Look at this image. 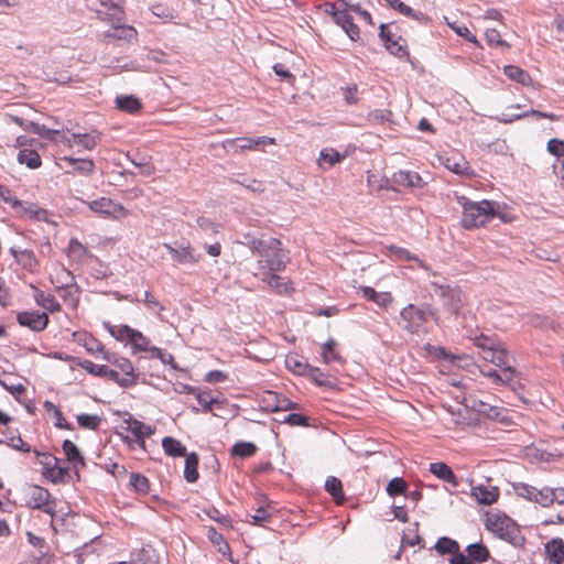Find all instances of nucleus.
I'll return each mask as SVG.
<instances>
[{"label": "nucleus", "mask_w": 564, "mask_h": 564, "mask_svg": "<svg viewBox=\"0 0 564 564\" xmlns=\"http://www.w3.org/2000/svg\"><path fill=\"white\" fill-rule=\"evenodd\" d=\"M252 254L258 257L254 276L283 271L290 262L289 251L276 238H251L247 242Z\"/></svg>", "instance_id": "1"}, {"label": "nucleus", "mask_w": 564, "mask_h": 564, "mask_svg": "<svg viewBox=\"0 0 564 564\" xmlns=\"http://www.w3.org/2000/svg\"><path fill=\"white\" fill-rule=\"evenodd\" d=\"M457 203L463 209L462 226L465 229H475L485 226L496 216V204L484 199L471 202L466 196H457Z\"/></svg>", "instance_id": "2"}, {"label": "nucleus", "mask_w": 564, "mask_h": 564, "mask_svg": "<svg viewBox=\"0 0 564 564\" xmlns=\"http://www.w3.org/2000/svg\"><path fill=\"white\" fill-rule=\"evenodd\" d=\"M485 528L496 536L517 544L520 538V529L518 524L506 513L499 511H490L485 514Z\"/></svg>", "instance_id": "3"}, {"label": "nucleus", "mask_w": 564, "mask_h": 564, "mask_svg": "<svg viewBox=\"0 0 564 564\" xmlns=\"http://www.w3.org/2000/svg\"><path fill=\"white\" fill-rule=\"evenodd\" d=\"M36 464L42 466V477L52 484H66L69 478V468L59 465V458L47 452L33 451Z\"/></svg>", "instance_id": "4"}, {"label": "nucleus", "mask_w": 564, "mask_h": 564, "mask_svg": "<svg viewBox=\"0 0 564 564\" xmlns=\"http://www.w3.org/2000/svg\"><path fill=\"white\" fill-rule=\"evenodd\" d=\"M25 505L31 509L41 510L54 517L56 513V500L51 492L39 485H31L25 489Z\"/></svg>", "instance_id": "5"}, {"label": "nucleus", "mask_w": 564, "mask_h": 564, "mask_svg": "<svg viewBox=\"0 0 564 564\" xmlns=\"http://www.w3.org/2000/svg\"><path fill=\"white\" fill-rule=\"evenodd\" d=\"M427 322V315L424 310L414 304H409L400 312V325L410 334H420L424 332Z\"/></svg>", "instance_id": "6"}, {"label": "nucleus", "mask_w": 564, "mask_h": 564, "mask_svg": "<svg viewBox=\"0 0 564 564\" xmlns=\"http://www.w3.org/2000/svg\"><path fill=\"white\" fill-rule=\"evenodd\" d=\"M108 361L115 366L112 372L116 373V377H111L113 382L123 388H129L137 383L138 375L128 358L111 354V360Z\"/></svg>", "instance_id": "7"}, {"label": "nucleus", "mask_w": 564, "mask_h": 564, "mask_svg": "<svg viewBox=\"0 0 564 564\" xmlns=\"http://www.w3.org/2000/svg\"><path fill=\"white\" fill-rule=\"evenodd\" d=\"M89 209L105 218L120 220L129 215V210L109 197H100L87 203Z\"/></svg>", "instance_id": "8"}, {"label": "nucleus", "mask_w": 564, "mask_h": 564, "mask_svg": "<svg viewBox=\"0 0 564 564\" xmlns=\"http://www.w3.org/2000/svg\"><path fill=\"white\" fill-rule=\"evenodd\" d=\"M513 488L521 498L539 503L542 507H550L552 505V488L550 487L539 489L524 482H518Z\"/></svg>", "instance_id": "9"}, {"label": "nucleus", "mask_w": 564, "mask_h": 564, "mask_svg": "<svg viewBox=\"0 0 564 564\" xmlns=\"http://www.w3.org/2000/svg\"><path fill=\"white\" fill-rule=\"evenodd\" d=\"M275 144L274 138L259 137V138H235L227 139L221 142V147L226 150L232 149L235 153L242 151L258 150L264 145Z\"/></svg>", "instance_id": "10"}, {"label": "nucleus", "mask_w": 564, "mask_h": 564, "mask_svg": "<svg viewBox=\"0 0 564 564\" xmlns=\"http://www.w3.org/2000/svg\"><path fill=\"white\" fill-rule=\"evenodd\" d=\"M73 339L75 343L83 346L88 354L95 357H100L104 360H111V352H109L105 345L91 334L84 330L74 332Z\"/></svg>", "instance_id": "11"}, {"label": "nucleus", "mask_w": 564, "mask_h": 564, "mask_svg": "<svg viewBox=\"0 0 564 564\" xmlns=\"http://www.w3.org/2000/svg\"><path fill=\"white\" fill-rule=\"evenodd\" d=\"M163 247L169 251L171 258L176 263L196 264L200 261V254L196 252L195 248L189 242L176 247L170 243H163Z\"/></svg>", "instance_id": "12"}, {"label": "nucleus", "mask_w": 564, "mask_h": 564, "mask_svg": "<svg viewBox=\"0 0 564 564\" xmlns=\"http://www.w3.org/2000/svg\"><path fill=\"white\" fill-rule=\"evenodd\" d=\"M123 424L126 425L124 430L133 435L134 442L138 446L145 449V438L151 437L154 434L155 427L147 425L132 416L124 419Z\"/></svg>", "instance_id": "13"}, {"label": "nucleus", "mask_w": 564, "mask_h": 564, "mask_svg": "<svg viewBox=\"0 0 564 564\" xmlns=\"http://www.w3.org/2000/svg\"><path fill=\"white\" fill-rule=\"evenodd\" d=\"M127 344L130 345L132 354L149 352L155 358L163 357L162 349L153 346L151 340L137 329L132 330Z\"/></svg>", "instance_id": "14"}, {"label": "nucleus", "mask_w": 564, "mask_h": 564, "mask_svg": "<svg viewBox=\"0 0 564 564\" xmlns=\"http://www.w3.org/2000/svg\"><path fill=\"white\" fill-rule=\"evenodd\" d=\"M380 37L382 39L386 48L398 57H403L408 54L406 42L401 36H397L390 28L386 24L380 25Z\"/></svg>", "instance_id": "15"}, {"label": "nucleus", "mask_w": 564, "mask_h": 564, "mask_svg": "<svg viewBox=\"0 0 564 564\" xmlns=\"http://www.w3.org/2000/svg\"><path fill=\"white\" fill-rule=\"evenodd\" d=\"M17 204H9L18 214L19 217L28 218L30 220L34 221H48V212L42 207H40L37 204L34 203H28L22 202L17 198Z\"/></svg>", "instance_id": "16"}, {"label": "nucleus", "mask_w": 564, "mask_h": 564, "mask_svg": "<svg viewBox=\"0 0 564 564\" xmlns=\"http://www.w3.org/2000/svg\"><path fill=\"white\" fill-rule=\"evenodd\" d=\"M51 282L58 291L73 294L78 293V286L75 283L74 275L64 267H59L54 270V273L51 274Z\"/></svg>", "instance_id": "17"}, {"label": "nucleus", "mask_w": 564, "mask_h": 564, "mask_svg": "<svg viewBox=\"0 0 564 564\" xmlns=\"http://www.w3.org/2000/svg\"><path fill=\"white\" fill-rule=\"evenodd\" d=\"M443 165L451 172L465 176V177H474L476 174L466 159L460 154H453L449 156H441Z\"/></svg>", "instance_id": "18"}, {"label": "nucleus", "mask_w": 564, "mask_h": 564, "mask_svg": "<svg viewBox=\"0 0 564 564\" xmlns=\"http://www.w3.org/2000/svg\"><path fill=\"white\" fill-rule=\"evenodd\" d=\"M195 399L202 406L200 411L204 413H212L215 408L223 409L226 403L225 398L215 397L210 390L199 389L195 394ZM193 412L198 413L199 409L193 408Z\"/></svg>", "instance_id": "19"}, {"label": "nucleus", "mask_w": 564, "mask_h": 564, "mask_svg": "<svg viewBox=\"0 0 564 564\" xmlns=\"http://www.w3.org/2000/svg\"><path fill=\"white\" fill-rule=\"evenodd\" d=\"M17 321L21 326L29 327L34 332H41L46 328L48 316L46 313L40 312H21L18 314Z\"/></svg>", "instance_id": "20"}, {"label": "nucleus", "mask_w": 564, "mask_h": 564, "mask_svg": "<svg viewBox=\"0 0 564 564\" xmlns=\"http://www.w3.org/2000/svg\"><path fill=\"white\" fill-rule=\"evenodd\" d=\"M258 276L279 295H290L294 291L292 282L286 278L278 275L276 272H270L269 274L265 273Z\"/></svg>", "instance_id": "21"}, {"label": "nucleus", "mask_w": 564, "mask_h": 564, "mask_svg": "<svg viewBox=\"0 0 564 564\" xmlns=\"http://www.w3.org/2000/svg\"><path fill=\"white\" fill-rule=\"evenodd\" d=\"M480 357L497 367L509 366L511 358L510 352L499 341L496 345L490 346V349H486L485 354H481Z\"/></svg>", "instance_id": "22"}, {"label": "nucleus", "mask_w": 564, "mask_h": 564, "mask_svg": "<svg viewBox=\"0 0 564 564\" xmlns=\"http://www.w3.org/2000/svg\"><path fill=\"white\" fill-rule=\"evenodd\" d=\"M441 295L454 313H458L466 304V295L459 288L441 286Z\"/></svg>", "instance_id": "23"}, {"label": "nucleus", "mask_w": 564, "mask_h": 564, "mask_svg": "<svg viewBox=\"0 0 564 564\" xmlns=\"http://www.w3.org/2000/svg\"><path fill=\"white\" fill-rule=\"evenodd\" d=\"M470 496L478 503L490 506L499 499L500 490L497 486L478 485L471 487Z\"/></svg>", "instance_id": "24"}, {"label": "nucleus", "mask_w": 564, "mask_h": 564, "mask_svg": "<svg viewBox=\"0 0 564 564\" xmlns=\"http://www.w3.org/2000/svg\"><path fill=\"white\" fill-rule=\"evenodd\" d=\"M100 4L111 10V13H104L102 11H97L98 17L104 21H109L113 23L115 21L120 22L124 18L123 3L124 0H99Z\"/></svg>", "instance_id": "25"}, {"label": "nucleus", "mask_w": 564, "mask_h": 564, "mask_svg": "<svg viewBox=\"0 0 564 564\" xmlns=\"http://www.w3.org/2000/svg\"><path fill=\"white\" fill-rule=\"evenodd\" d=\"M63 453L67 459V462L72 465V467L75 469V474L77 478L79 477L78 468L85 467L86 463L85 459L79 452L76 444L69 440H65L62 445Z\"/></svg>", "instance_id": "26"}, {"label": "nucleus", "mask_w": 564, "mask_h": 564, "mask_svg": "<svg viewBox=\"0 0 564 564\" xmlns=\"http://www.w3.org/2000/svg\"><path fill=\"white\" fill-rule=\"evenodd\" d=\"M72 140L75 145L82 147L84 150L91 151L101 141V133L98 130H91L90 132H73L70 133Z\"/></svg>", "instance_id": "27"}, {"label": "nucleus", "mask_w": 564, "mask_h": 564, "mask_svg": "<svg viewBox=\"0 0 564 564\" xmlns=\"http://www.w3.org/2000/svg\"><path fill=\"white\" fill-rule=\"evenodd\" d=\"M118 110L129 115H138L142 110V101L133 95H119L115 99Z\"/></svg>", "instance_id": "28"}, {"label": "nucleus", "mask_w": 564, "mask_h": 564, "mask_svg": "<svg viewBox=\"0 0 564 564\" xmlns=\"http://www.w3.org/2000/svg\"><path fill=\"white\" fill-rule=\"evenodd\" d=\"M547 560L552 564L564 563V541L560 538H554L544 545Z\"/></svg>", "instance_id": "29"}, {"label": "nucleus", "mask_w": 564, "mask_h": 564, "mask_svg": "<svg viewBox=\"0 0 564 564\" xmlns=\"http://www.w3.org/2000/svg\"><path fill=\"white\" fill-rule=\"evenodd\" d=\"M17 161L21 165H25L28 169L31 170H36L42 165V159L39 152L36 151V147L21 149L18 152Z\"/></svg>", "instance_id": "30"}, {"label": "nucleus", "mask_w": 564, "mask_h": 564, "mask_svg": "<svg viewBox=\"0 0 564 564\" xmlns=\"http://www.w3.org/2000/svg\"><path fill=\"white\" fill-rule=\"evenodd\" d=\"M394 182L405 187L422 188L426 183L417 172L399 171L393 175Z\"/></svg>", "instance_id": "31"}, {"label": "nucleus", "mask_w": 564, "mask_h": 564, "mask_svg": "<svg viewBox=\"0 0 564 564\" xmlns=\"http://www.w3.org/2000/svg\"><path fill=\"white\" fill-rule=\"evenodd\" d=\"M501 368V371L498 372L497 370H484L481 369V373L485 376V377H488L490 378L495 383H502V384H508L510 383L514 377H516V369L513 367H511L510 365L509 366H505V367H500Z\"/></svg>", "instance_id": "32"}, {"label": "nucleus", "mask_w": 564, "mask_h": 564, "mask_svg": "<svg viewBox=\"0 0 564 564\" xmlns=\"http://www.w3.org/2000/svg\"><path fill=\"white\" fill-rule=\"evenodd\" d=\"M430 471L437 478L451 484L454 487L459 485L454 471L445 463L438 462L430 464Z\"/></svg>", "instance_id": "33"}, {"label": "nucleus", "mask_w": 564, "mask_h": 564, "mask_svg": "<svg viewBox=\"0 0 564 564\" xmlns=\"http://www.w3.org/2000/svg\"><path fill=\"white\" fill-rule=\"evenodd\" d=\"M62 160L73 167L70 173L88 176L91 175L95 171V163L90 159H75L72 156H64Z\"/></svg>", "instance_id": "34"}, {"label": "nucleus", "mask_w": 564, "mask_h": 564, "mask_svg": "<svg viewBox=\"0 0 564 564\" xmlns=\"http://www.w3.org/2000/svg\"><path fill=\"white\" fill-rule=\"evenodd\" d=\"M503 74L512 82H516L522 86H531L533 79L531 75L523 68L517 65H507L503 67Z\"/></svg>", "instance_id": "35"}, {"label": "nucleus", "mask_w": 564, "mask_h": 564, "mask_svg": "<svg viewBox=\"0 0 564 564\" xmlns=\"http://www.w3.org/2000/svg\"><path fill=\"white\" fill-rule=\"evenodd\" d=\"M321 356L323 361L327 365L332 362H344L343 357L337 350V341L333 338H329L326 343L322 345Z\"/></svg>", "instance_id": "36"}, {"label": "nucleus", "mask_w": 564, "mask_h": 564, "mask_svg": "<svg viewBox=\"0 0 564 564\" xmlns=\"http://www.w3.org/2000/svg\"><path fill=\"white\" fill-rule=\"evenodd\" d=\"M77 365L95 377L108 378L110 380L111 377H116V373L112 372V368H109L108 366L105 365H96L87 359L78 361Z\"/></svg>", "instance_id": "37"}, {"label": "nucleus", "mask_w": 564, "mask_h": 564, "mask_svg": "<svg viewBox=\"0 0 564 564\" xmlns=\"http://www.w3.org/2000/svg\"><path fill=\"white\" fill-rule=\"evenodd\" d=\"M198 455L196 453H189L185 455V467H184V478L187 482H196L199 473H198Z\"/></svg>", "instance_id": "38"}, {"label": "nucleus", "mask_w": 564, "mask_h": 564, "mask_svg": "<svg viewBox=\"0 0 564 564\" xmlns=\"http://www.w3.org/2000/svg\"><path fill=\"white\" fill-rule=\"evenodd\" d=\"M285 367L295 375L305 376L311 366L303 357L290 354L285 358Z\"/></svg>", "instance_id": "39"}, {"label": "nucleus", "mask_w": 564, "mask_h": 564, "mask_svg": "<svg viewBox=\"0 0 564 564\" xmlns=\"http://www.w3.org/2000/svg\"><path fill=\"white\" fill-rule=\"evenodd\" d=\"M34 300L41 307L52 313L61 311V305L55 299V296L52 294H47L40 289H35Z\"/></svg>", "instance_id": "40"}, {"label": "nucleus", "mask_w": 564, "mask_h": 564, "mask_svg": "<svg viewBox=\"0 0 564 564\" xmlns=\"http://www.w3.org/2000/svg\"><path fill=\"white\" fill-rule=\"evenodd\" d=\"M129 487L138 495L145 496L150 492V480L140 473H131Z\"/></svg>", "instance_id": "41"}, {"label": "nucleus", "mask_w": 564, "mask_h": 564, "mask_svg": "<svg viewBox=\"0 0 564 564\" xmlns=\"http://www.w3.org/2000/svg\"><path fill=\"white\" fill-rule=\"evenodd\" d=\"M67 256L74 261L83 262L86 258L90 257V253L78 239L72 238L67 247Z\"/></svg>", "instance_id": "42"}, {"label": "nucleus", "mask_w": 564, "mask_h": 564, "mask_svg": "<svg viewBox=\"0 0 564 564\" xmlns=\"http://www.w3.org/2000/svg\"><path fill=\"white\" fill-rule=\"evenodd\" d=\"M162 447L171 457H183L186 455V447L176 438L166 436L162 440Z\"/></svg>", "instance_id": "43"}, {"label": "nucleus", "mask_w": 564, "mask_h": 564, "mask_svg": "<svg viewBox=\"0 0 564 564\" xmlns=\"http://www.w3.org/2000/svg\"><path fill=\"white\" fill-rule=\"evenodd\" d=\"M43 408L47 414H52L55 422L54 425L61 430H73L72 425L66 421L62 411L51 401H45Z\"/></svg>", "instance_id": "44"}, {"label": "nucleus", "mask_w": 564, "mask_h": 564, "mask_svg": "<svg viewBox=\"0 0 564 564\" xmlns=\"http://www.w3.org/2000/svg\"><path fill=\"white\" fill-rule=\"evenodd\" d=\"M326 491L333 497L337 505H343L345 501V495L343 490L341 481L336 477H328L325 482Z\"/></svg>", "instance_id": "45"}, {"label": "nucleus", "mask_w": 564, "mask_h": 564, "mask_svg": "<svg viewBox=\"0 0 564 564\" xmlns=\"http://www.w3.org/2000/svg\"><path fill=\"white\" fill-rule=\"evenodd\" d=\"M528 116H533L536 119H549L551 121H558L560 120V117L557 115L553 113V112H543V111H539V110H535V109H531V110L525 111L523 113L513 115V116H510V117H507V118H502L501 121L505 122V123H510V122H513L514 120H519V119L525 118Z\"/></svg>", "instance_id": "46"}, {"label": "nucleus", "mask_w": 564, "mask_h": 564, "mask_svg": "<svg viewBox=\"0 0 564 564\" xmlns=\"http://www.w3.org/2000/svg\"><path fill=\"white\" fill-rule=\"evenodd\" d=\"M344 159H345V155H341L335 149L326 148V149H323L319 153L318 165L321 167H324L325 165H327V167H332L336 163H339Z\"/></svg>", "instance_id": "47"}, {"label": "nucleus", "mask_w": 564, "mask_h": 564, "mask_svg": "<svg viewBox=\"0 0 564 564\" xmlns=\"http://www.w3.org/2000/svg\"><path fill=\"white\" fill-rule=\"evenodd\" d=\"M391 8L395 9L401 14L412 18L417 21L425 20V15L420 11H414L411 7L403 3L401 0H384Z\"/></svg>", "instance_id": "48"}, {"label": "nucleus", "mask_w": 564, "mask_h": 564, "mask_svg": "<svg viewBox=\"0 0 564 564\" xmlns=\"http://www.w3.org/2000/svg\"><path fill=\"white\" fill-rule=\"evenodd\" d=\"M434 549L440 555H453L454 553H457V551L459 550V544L457 541L451 538L442 536L435 543Z\"/></svg>", "instance_id": "49"}, {"label": "nucleus", "mask_w": 564, "mask_h": 564, "mask_svg": "<svg viewBox=\"0 0 564 564\" xmlns=\"http://www.w3.org/2000/svg\"><path fill=\"white\" fill-rule=\"evenodd\" d=\"M469 560L474 563H482L486 562L489 557L488 549L481 543H473L469 544L466 549Z\"/></svg>", "instance_id": "50"}, {"label": "nucleus", "mask_w": 564, "mask_h": 564, "mask_svg": "<svg viewBox=\"0 0 564 564\" xmlns=\"http://www.w3.org/2000/svg\"><path fill=\"white\" fill-rule=\"evenodd\" d=\"M15 259L20 265L31 272L34 271L39 265L35 254L31 250L17 251Z\"/></svg>", "instance_id": "51"}, {"label": "nucleus", "mask_w": 564, "mask_h": 564, "mask_svg": "<svg viewBox=\"0 0 564 564\" xmlns=\"http://www.w3.org/2000/svg\"><path fill=\"white\" fill-rule=\"evenodd\" d=\"M108 333L118 341L128 343L133 330L129 325H110L106 324Z\"/></svg>", "instance_id": "52"}, {"label": "nucleus", "mask_w": 564, "mask_h": 564, "mask_svg": "<svg viewBox=\"0 0 564 564\" xmlns=\"http://www.w3.org/2000/svg\"><path fill=\"white\" fill-rule=\"evenodd\" d=\"M485 40L487 44L492 47H499L502 50H509L511 47V45L502 39L500 32L496 29H488L485 32Z\"/></svg>", "instance_id": "53"}, {"label": "nucleus", "mask_w": 564, "mask_h": 564, "mask_svg": "<svg viewBox=\"0 0 564 564\" xmlns=\"http://www.w3.org/2000/svg\"><path fill=\"white\" fill-rule=\"evenodd\" d=\"M389 250L391 256L394 257L395 259L404 261H416L422 269L427 270V265L425 264V262L420 260L416 256L412 254L409 250L395 246H391Z\"/></svg>", "instance_id": "54"}, {"label": "nucleus", "mask_w": 564, "mask_h": 564, "mask_svg": "<svg viewBox=\"0 0 564 564\" xmlns=\"http://www.w3.org/2000/svg\"><path fill=\"white\" fill-rule=\"evenodd\" d=\"M77 423L82 429L96 431L101 424V417L96 414H79L76 416Z\"/></svg>", "instance_id": "55"}, {"label": "nucleus", "mask_w": 564, "mask_h": 564, "mask_svg": "<svg viewBox=\"0 0 564 564\" xmlns=\"http://www.w3.org/2000/svg\"><path fill=\"white\" fill-rule=\"evenodd\" d=\"M256 452L257 446L250 442H238L231 448V454L241 458L251 457Z\"/></svg>", "instance_id": "56"}, {"label": "nucleus", "mask_w": 564, "mask_h": 564, "mask_svg": "<svg viewBox=\"0 0 564 564\" xmlns=\"http://www.w3.org/2000/svg\"><path fill=\"white\" fill-rule=\"evenodd\" d=\"M138 35L137 30L131 25H116L113 28L112 33L110 36L117 39V40H126V41H132L135 40Z\"/></svg>", "instance_id": "57"}, {"label": "nucleus", "mask_w": 564, "mask_h": 564, "mask_svg": "<svg viewBox=\"0 0 564 564\" xmlns=\"http://www.w3.org/2000/svg\"><path fill=\"white\" fill-rule=\"evenodd\" d=\"M546 150L550 154L557 158L564 167V140L556 138L550 139L546 144Z\"/></svg>", "instance_id": "58"}, {"label": "nucleus", "mask_w": 564, "mask_h": 564, "mask_svg": "<svg viewBox=\"0 0 564 564\" xmlns=\"http://www.w3.org/2000/svg\"><path fill=\"white\" fill-rule=\"evenodd\" d=\"M207 536L210 542L218 547L220 553L226 554L229 551V544L225 541L223 534L219 533L215 528H208Z\"/></svg>", "instance_id": "59"}, {"label": "nucleus", "mask_w": 564, "mask_h": 564, "mask_svg": "<svg viewBox=\"0 0 564 564\" xmlns=\"http://www.w3.org/2000/svg\"><path fill=\"white\" fill-rule=\"evenodd\" d=\"M151 11L155 17L163 19L165 22H170L176 17L175 10L163 3L153 4Z\"/></svg>", "instance_id": "60"}, {"label": "nucleus", "mask_w": 564, "mask_h": 564, "mask_svg": "<svg viewBox=\"0 0 564 564\" xmlns=\"http://www.w3.org/2000/svg\"><path fill=\"white\" fill-rule=\"evenodd\" d=\"M249 517L251 519L249 521L251 524L263 525L264 523L270 522L272 514L267 508L260 507L253 514H249Z\"/></svg>", "instance_id": "61"}, {"label": "nucleus", "mask_w": 564, "mask_h": 564, "mask_svg": "<svg viewBox=\"0 0 564 564\" xmlns=\"http://www.w3.org/2000/svg\"><path fill=\"white\" fill-rule=\"evenodd\" d=\"M406 482L402 478H393L389 481L387 486V492L391 497H395L398 495L404 494L406 490Z\"/></svg>", "instance_id": "62"}, {"label": "nucleus", "mask_w": 564, "mask_h": 564, "mask_svg": "<svg viewBox=\"0 0 564 564\" xmlns=\"http://www.w3.org/2000/svg\"><path fill=\"white\" fill-rule=\"evenodd\" d=\"M312 381H314L317 386L324 387L328 384L327 376L317 367H310V370L306 375Z\"/></svg>", "instance_id": "63"}, {"label": "nucleus", "mask_w": 564, "mask_h": 564, "mask_svg": "<svg viewBox=\"0 0 564 564\" xmlns=\"http://www.w3.org/2000/svg\"><path fill=\"white\" fill-rule=\"evenodd\" d=\"M56 135H52L50 141L53 142L56 145H63L67 149L74 148V142L72 140V135L68 137L64 130L55 129Z\"/></svg>", "instance_id": "64"}]
</instances>
